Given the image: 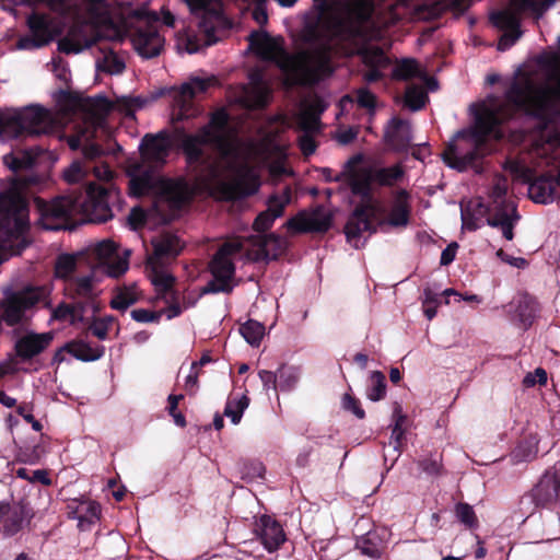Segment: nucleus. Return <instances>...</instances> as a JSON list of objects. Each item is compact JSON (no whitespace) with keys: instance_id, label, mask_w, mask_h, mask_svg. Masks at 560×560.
Masks as SVG:
<instances>
[{"instance_id":"f257e3e1","label":"nucleus","mask_w":560,"mask_h":560,"mask_svg":"<svg viewBox=\"0 0 560 560\" xmlns=\"http://www.w3.org/2000/svg\"><path fill=\"white\" fill-rule=\"evenodd\" d=\"M560 57H539L537 69L520 71L505 92V100L490 97L476 117L474 130L458 131L442 153L451 168L463 172L486 153L487 138L501 139L502 122L522 112L547 129L560 113Z\"/></svg>"},{"instance_id":"f03ea898","label":"nucleus","mask_w":560,"mask_h":560,"mask_svg":"<svg viewBox=\"0 0 560 560\" xmlns=\"http://www.w3.org/2000/svg\"><path fill=\"white\" fill-rule=\"evenodd\" d=\"M182 149L196 185L217 190L223 199H235L241 194L238 184L228 177H245L259 166H267L275 177L288 173L285 150L276 135L241 141L224 109L217 110L196 133L183 135Z\"/></svg>"},{"instance_id":"7ed1b4c3","label":"nucleus","mask_w":560,"mask_h":560,"mask_svg":"<svg viewBox=\"0 0 560 560\" xmlns=\"http://www.w3.org/2000/svg\"><path fill=\"white\" fill-rule=\"evenodd\" d=\"M313 16L307 22L308 36L319 39L308 49L290 55L283 39L264 32L249 36L250 48L264 60L275 62L290 84H312L332 72L330 65L335 42H348L363 35V25L374 10L372 0H314Z\"/></svg>"},{"instance_id":"20e7f679","label":"nucleus","mask_w":560,"mask_h":560,"mask_svg":"<svg viewBox=\"0 0 560 560\" xmlns=\"http://www.w3.org/2000/svg\"><path fill=\"white\" fill-rule=\"evenodd\" d=\"M83 159L73 161L63 170L68 184L85 183V189L60 196L51 202L37 200L40 223L45 230L66 228L68 220L81 215L83 221L106 222L113 217L112 205L119 200V190L112 182L114 172L97 159L102 149L89 143L83 147Z\"/></svg>"},{"instance_id":"39448f33","label":"nucleus","mask_w":560,"mask_h":560,"mask_svg":"<svg viewBox=\"0 0 560 560\" xmlns=\"http://www.w3.org/2000/svg\"><path fill=\"white\" fill-rule=\"evenodd\" d=\"M58 113L40 106H28L22 110L0 114V139L5 141L23 135H39L51 131L72 115H79L89 125L100 126L112 108L102 95L84 97L60 92L57 97Z\"/></svg>"},{"instance_id":"423d86ee","label":"nucleus","mask_w":560,"mask_h":560,"mask_svg":"<svg viewBox=\"0 0 560 560\" xmlns=\"http://www.w3.org/2000/svg\"><path fill=\"white\" fill-rule=\"evenodd\" d=\"M285 248V241L275 234L252 235L247 238L235 237L223 243L210 261V280L202 294L230 293L234 288V260L243 257L249 261L278 258Z\"/></svg>"},{"instance_id":"0eeeda50","label":"nucleus","mask_w":560,"mask_h":560,"mask_svg":"<svg viewBox=\"0 0 560 560\" xmlns=\"http://www.w3.org/2000/svg\"><path fill=\"white\" fill-rule=\"evenodd\" d=\"M121 33L113 23L93 24L82 22L74 24L67 35L58 42V48L65 54H79L82 50L96 46L98 55L95 65L98 71L108 74H120L126 69L125 60L119 56L114 45L108 42H118Z\"/></svg>"},{"instance_id":"6e6552de","label":"nucleus","mask_w":560,"mask_h":560,"mask_svg":"<svg viewBox=\"0 0 560 560\" xmlns=\"http://www.w3.org/2000/svg\"><path fill=\"white\" fill-rule=\"evenodd\" d=\"M129 255L130 250H125L121 255L112 240H103L91 245L84 253L60 255L56 261L55 272L68 282L73 278L72 273L86 264L91 269H100L109 277L117 278L127 271Z\"/></svg>"},{"instance_id":"1a4fd4ad","label":"nucleus","mask_w":560,"mask_h":560,"mask_svg":"<svg viewBox=\"0 0 560 560\" xmlns=\"http://www.w3.org/2000/svg\"><path fill=\"white\" fill-rule=\"evenodd\" d=\"M26 202L16 184L0 191V252L18 255L27 245Z\"/></svg>"},{"instance_id":"9d476101","label":"nucleus","mask_w":560,"mask_h":560,"mask_svg":"<svg viewBox=\"0 0 560 560\" xmlns=\"http://www.w3.org/2000/svg\"><path fill=\"white\" fill-rule=\"evenodd\" d=\"M1 294L0 324L10 327L25 324L39 307L51 308V290L48 285L8 284L2 287Z\"/></svg>"},{"instance_id":"9b49d317","label":"nucleus","mask_w":560,"mask_h":560,"mask_svg":"<svg viewBox=\"0 0 560 560\" xmlns=\"http://www.w3.org/2000/svg\"><path fill=\"white\" fill-rule=\"evenodd\" d=\"M557 0H510L509 7L492 12V24L502 32L498 43L499 50L512 47L523 35L521 15L532 16L538 22Z\"/></svg>"},{"instance_id":"f8f14e48","label":"nucleus","mask_w":560,"mask_h":560,"mask_svg":"<svg viewBox=\"0 0 560 560\" xmlns=\"http://www.w3.org/2000/svg\"><path fill=\"white\" fill-rule=\"evenodd\" d=\"M361 162L362 155L352 156L345 163L342 173L347 176L352 194L360 196L361 199L372 198L375 185L393 186L399 183L405 175L400 165L374 168L363 166Z\"/></svg>"},{"instance_id":"ddd939ff","label":"nucleus","mask_w":560,"mask_h":560,"mask_svg":"<svg viewBox=\"0 0 560 560\" xmlns=\"http://www.w3.org/2000/svg\"><path fill=\"white\" fill-rule=\"evenodd\" d=\"M191 11L203 10L205 15L198 21V32L186 27L183 23L177 34V45L189 54L218 42L217 25L220 22V0H184Z\"/></svg>"},{"instance_id":"4468645a","label":"nucleus","mask_w":560,"mask_h":560,"mask_svg":"<svg viewBox=\"0 0 560 560\" xmlns=\"http://www.w3.org/2000/svg\"><path fill=\"white\" fill-rule=\"evenodd\" d=\"M153 253L148 256V276L159 292L167 293L174 285L175 278L166 271V265L175 259L183 249V242L173 233H161L151 241Z\"/></svg>"},{"instance_id":"2eb2a0df","label":"nucleus","mask_w":560,"mask_h":560,"mask_svg":"<svg viewBox=\"0 0 560 560\" xmlns=\"http://www.w3.org/2000/svg\"><path fill=\"white\" fill-rule=\"evenodd\" d=\"M533 154L541 159L539 165L546 164L558 170L557 176H540L530 183L528 195L537 203H550L560 199V136L556 135L542 143H537Z\"/></svg>"},{"instance_id":"dca6fc26","label":"nucleus","mask_w":560,"mask_h":560,"mask_svg":"<svg viewBox=\"0 0 560 560\" xmlns=\"http://www.w3.org/2000/svg\"><path fill=\"white\" fill-rule=\"evenodd\" d=\"M136 20L132 44L138 54L147 59L159 56L164 47V37L158 30L160 16L144 9L133 11Z\"/></svg>"},{"instance_id":"f3484780","label":"nucleus","mask_w":560,"mask_h":560,"mask_svg":"<svg viewBox=\"0 0 560 560\" xmlns=\"http://www.w3.org/2000/svg\"><path fill=\"white\" fill-rule=\"evenodd\" d=\"M506 191V179L497 178L490 191V211L493 213L487 219V223L492 228L500 229L504 238L512 241L514 237L513 229L520 220V215L516 206L512 201L505 200Z\"/></svg>"},{"instance_id":"a211bd4d","label":"nucleus","mask_w":560,"mask_h":560,"mask_svg":"<svg viewBox=\"0 0 560 560\" xmlns=\"http://www.w3.org/2000/svg\"><path fill=\"white\" fill-rule=\"evenodd\" d=\"M158 182L161 198L165 200L172 209H179L187 202L191 196V187L184 179H159L141 175L130 180V191L135 196H141L148 192Z\"/></svg>"},{"instance_id":"6ab92c4d","label":"nucleus","mask_w":560,"mask_h":560,"mask_svg":"<svg viewBox=\"0 0 560 560\" xmlns=\"http://www.w3.org/2000/svg\"><path fill=\"white\" fill-rule=\"evenodd\" d=\"M30 34L22 36L16 48L34 50L48 45L61 32L59 22L47 14L33 13L27 19Z\"/></svg>"},{"instance_id":"aec40b11","label":"nucleus","mask_w":560,"mask_h":560,"mask_svg":"<svg viewBox=\"0 0 560 560\" xmlns=\"http://www.w3.org/2000/svg\"><path fill=\"white\" fill-rule=\"evenodd\" d=\"M324 106L319 101L305 104L296 116V125L300 131L299 144L305 155H311L316 150L314 135L320 129V115Z\"/></svg>"},{"instance_id":"412c9836","label":"nucleus","mask_w":560,"mask_h":560,"mask_svg":"<svg viewBox=\"0 0 560 560\" xmlns=\"http://www.w3.org/2000/svg\"><path fill=\"white\" fill-rule=\"evenodd\" d=\"M376 214V206L372 198L362 199V205L358 206L353 213L350 215L346 226L345 233L348 241L354 246L359 247V238L364 232L373 233L375 228L373 226L372 219Z\"/></svg>"},{"instance_id":"4be33fe9","label":"nucleus","mask_w":560,"mask_h":560,"mask_svg":"<svg viewBox=\"0 0 560 560\" xmlns=\"http://www.w3.org/2000/svg\"><path fill=\"white\" fill-rule=\"evenodd\" d=\"M32 517V510L24 504L0 502V530L7 537L18 534Z\"/></svg>"},{"instance_id":"5701e85b","label":"nucleus","mask_w":560,"mask_h":560,"mask_svg":"<svg viewBox=\"0 0 560 560\" xmlns=\"http://www.w3.org/2000/svg\"><path fill=\"white\" fill-rule=\"evenodd\" d=\"M331 224V217L324 208L311 212H301L287 222L293 232H326Z\"/></svg>"},{"instance_id":"b1692460","label":"nucleus","mask_w":560,"mask_h":560,"mask_svg":"<svg viewBox=\"0 0 560 560\" xmlns=\"http://www.w3.org/2000/svg\"><path fill=\"white\" fill-rule=\"evenodd\" d=\"M54 339L50 331L34 332L28 331L22 335L15 342L16 355L22 361H27L45 351Z\"/></svg>"},{"instance_id":"393cba45","label":"nucleus","mask_w":560,"mask_h":560,"mask_svg":"<svg viewBox=\"0 0 560 560\" xmlns=\"http://www.w3.org/2000/svg\"><path fill=\"white\" fill-rule=\"evenodd\" d=\"M211 82L212 79L192 78L180 86L174 97V105L178 108L180 119L188 118L192 115V98L197 94L205 92Z\"/></svg>"},{"instance_id":"a878e982","label":"nucleus","mask_w":560,"mask_h":560,"mask_svg":"<svg viewBox=\"0 0 560 560\" xmlns=\"http://www.w3.org/2000/svg\"><path fill=\"white\" fill-rule=\"evenodd\" d=\"M291 200V189L285 187L280 194L272 195L268 200V209L261 212L254 221V229L257 232L268 230L273 221L280 217L284 207Z\"/></svg>"},{"instance_id":"bb28decb","label":"nucleus","mask_w":560,"mask_h":560,"mask_svg":"<svg viewBox=\"0 0 560 560\" xmlns=\"http://www.w3.org/2000/svg\"><path fill=\"white\" fill-rule=\"evenodd\" d=\"M171 142L162 135H145L142 141L141 155L152 167L161 166L167 158Z\"/></svg>"},{"instance_id":"cd10ccee","label":"nucleus","mask_w":560,"mask_h":560,"mask_svg":"<svg viewBox=\"0 0 560 560\" xmlns=\"http://www.w3.org/2000/svg\"><path fill=\"white\" fill-rule=\"evenodd\" d=\"M560 492V478L556 472H546L532 490L537 506H548L557 502Z\"/></svg>"},{"instance_id":"c85d7f7f","label":"nucleus","mask_w":560,"mask_h":560,"mask_svg":"<svg viewBox=\"0 0 560 560\" xmlns=\"http://www.w3.org/2000/svg\"><path fill=\"white\" fill-rule=\"evenodd\" d=\"M258 534L264 547L269 552L277 550L285 540L281 525L266 515L260 517Z\"/></svg>"},{"instance_id":"c756f323","label":"nucleus","mask_w":560,"mask_h":560,"mask_svg":"<svg viewBox=\"0 0 560 560\" xmlns=\"http://www.w3.org/2000/svg\"><path fill=\"white\" fill-rule=\"evenodd\" d=\"M463 228L474 231L479 228V221L487 215V219L493 213L490 211V205L486 207L480 199L469 200L462 203L460 208Z\"/></svg>"},{"instance_id":"7c9ffc66","label":"nucleus","mask_w":560,"mask_h":560,"mask_svg":"<svg viewBox=\"0 0 560 560\" xmlns=\"http://www.w3.org/2000/svg\"><path fill=\"white\" fill-rule=\"evenodd\" d=\"M386 136L390 145L396 150H405L411 142L410 124L399 118H393L388 126Z\"/></svg>"},{"instance_id":"2f4dec72","label":"nucleus","mask_w":560,"mask_h":560,"mask_svg":"<svg viewBox=\"0 0 560 560\" xmlns=\"http://www.w3.org/2000/svg\"><path fill=\"white\" fill-rule=\"evenodd\" d=\"M409 222L408 194L399 190L386 219V223L394 228L406 226Z\"/></svg>"},{"instance_id":"473e14b6","label":"nucleus","mask_w":560,"mask_h":560,"mask_svg":"<svg viewBox=\"0 0 560 560\" xmlns=\"http://www.w3.org/2000/svg\"><path fill=\"white\" fill-rule=\"evenodd\" d=\"M394 425L388 441V448L393 451V462H396L401 453V445L405 436L404 423L406 416L402 413L401 407L396 405L393 412Z\"/></svg>"},{"instance_id":"72a5a7b5","label":"nucleus","mask_w":560,"mask_h":560,"mask_svg":"<svg viewBox=\"0 0 560 560\" xmlns=\"http://www.w3.org/2000/svg\"><path fill=\"white\" fill-rule=\"evenodd\" d=\"M96 270L97 269H91V273L88 276L70 278L66 287L69 295L72 298H92Z\"/></svg>"},{"instance_id":"f704fd0d","label":"nucleus","mask_w":560,"mask_h":560,"mask_svg":"<svg viewBox=\"0 0 560 560\" xmlns=\"http://www.w3.org/2000/svg\"><path fill=\"white\" fill-rule=\"evenodd\" d=\"M65 350L74 358L82 361H94L104 354V348L101 346L92 347L83 340L72 341L66 345Z\"/></svg>"},{"instance_id":"c9c22d12","label":"nucleus","mask_w":560,"mask_h":560,"mask_svg":"<svg viewBox=\"0 0 560 560\" xmlns=\"http://www.w3.org/2000/svg\"><path fill=\"white\" fill-rule=\"evenodd\" d=\"M139 300V292L136 285L117 289L110 301V306L117 311H126Z\"/></svg>"},{"instance_id":"e433bc0d","label":"nucleus","mask_w":560,"mask_h":560,"mask_svg":"<svg viewBox=\"0 0 560 560\" xmlns=\"http://www.w3.org/2000/svg\"><path fill=\"white\" fill-rule=\"evenodd\" d=\"M418 61L413 58H405L396 62L393 69V78L397 80H410L412 78H422Z\"/></svg>"},{"instance_id":"4c0bfd02","label":"nucleus","mask_w":560,"mask_h":560,"mask_svg":"<svg viewBox=\"0 0 560 560\" xmlns=\"http://www.w3.org/2000/svg\"><path fill=\"white\" fill-rule=\"evenodd\" d=\"M363 62L370 68H386L389 65V59L382 48L377 46H369L361 50Z\"/></svg>"},{"instance_id":"58836bf2","label":"nucleus","mask_w":560,"mask_h":560,"mask_svg":"<svg viewBox=\"0 0 560 560\" xmlns=\"http://www.w3.org/2000/svg\"><path fill=\"white\" fill-rule=\"evenodd\" d=\"M4 163L13 171L31 167L35 162V154L32 151H18L3 156Z\"/></svg>"},{"instance_id":"ea45409f","label":"nucleus","mask_w":560,"mask_h":560,"mask_svg":"<svg viewBox=\"0 0 560 560\" xmlns=\"http://www.w3.org/2000/svg\"><path fill=\"white\" fill-rule=\"evenodd\" d=\"M386 395V380L381 371H373L370 375V385L366 397L372 401H378Z\"/></svg>"},{"instance_id":"a19ab883","label":"nucleus","mask_w":560,"mask_h":560,"mask_svg":"<svg viewBox=\"0 0 560 560\" xmlns=\"http://www.w3.org/2000/svg\"><path fill=\"white\" fill-rule=\"evenodd\" d=\"M240 331L250 346L257 347L265 335V327L259 322L249 319L241 326Z\"/></svg>"},{"instance_id":"79ce46f5","label":"nucleus","mask_w":560,"mask_h":560,"mask_svg":"<svg viewBox=\"0 0 560 560\" xmlns=\"http://www.w3.org/2000/svg\"><path fill=\"white\" fill-rule=\"evenodd\" d=\"M538 453L537 440L530 436L522 441L513 451V458L516 462H527L536 457Z\"/></svg>"},{"instance_id":"37998d69","label":"nucleus","mask_w":560,"mask_h":560,"mask_svg":"<svg viewBox=\"0 0 560 560\" xmlns=\"http://www.w3.org/2000/svg\"><path fill=\"white\" fill-rule=\"evenodd\" d=\"M428 100L427 93L420 85H409L405 94V105L411 110L421 109Z\"/></svg>"},{"instance_id":"c03bdc74","label":"nucleus","mask_w":560,"mask_h":560,"mask_svg":"<svg viewBox=\"0 0 560 560\" xmlns=\"http://www.w3.org/2000/svg\"><path fill=\"white\" fill-rule=\"evenodd\" d=\"M248 405L249 399L246 395H242L238 399H229L224 409V415L229 417L234 424H237Z\"/></svg>"},{"instance_id":"a18cd8bd","label":"nucleus","mask_w":560,"mask_h":560,"mask_svg":"<svg viewBox=\"0 0 560 560\" xmlns=\"http://www.w3.org/2000/svg\"><path fill=\"white\" fill-rule=\"evenodd\" d=\"M252 83H253V93L255 94L253 105L257 107H262L267 103L268 98V89L262 83V81L259 79L258 74H254L252 77Z\"/></svg>"},{"instance_id":"49530a36","label":"nucleus","mask_w":560,"mask_h":560,"mask_svg":"<svg viewBox=\"0 0 560 560\" xmlns=\"http://www.w3.org/2000/svg\"><path fill=\"white\" fill-rule=\"evenodd\" d=\"M457 518L468 527L477 526V517L471 505L467 503H458L455 508Z\"/></svg>"},{"instance_id":"de8ad7c7","label":"nucleus","mask_w":560,"mask_h":560,"mask_svg":"<svg viewBox=\"0 0 560 560\" xmlns=\"http://www.w3.org/2000/svg\"><path fill=\"white\" fill-rule=\"evenodd\" d=\"M357 548L361 551L362 555L368 556L370 558H380L382 556V548L372 541L371 537L362 539L358 542Z\"/></svg>"},{"instance_id":"09e8293b","label":"nucleus","mask_w":560,"mask_h":560,"mask_svg":"<svg viewBox=\"0 0 560 560\" xmlns=\"http://www.w3.org/2000/svg\"><path fill=\"white\" fill-rule=\"evenodd\" d=\"M355 100L360 107L373 110L375 107V95L370 92L366 88H361L355 93Z\"/></svg>"},{"instance_id":"8fccbe9b","label":"nucleus","mask_w":560,"mask_h":560,"mask_svg":"<svg viewBox=\"0 0 560 560\" xmlns=\"http://www.w3.org/2000/svg\"><path fill=\"white\" fill-rule=\"evenodd\" d=\"M547 383V372L542 368H537L534 372L527 373L523 380L525 387H533L536 384L545 385Z\"/></svg>"},{"instance_id":"3c124183","label":"nucleus","mask_w":560,"mask_h":560,"mask_svg":"<svg viewBox=\"0 0 560 560\" xmlns=\"http://www.w3.org/2000/svg\"><path fill=\"white\" fill-rule=\"evenodd\" d=\"M418 465L421 468V470L429 476H438L442 467L441 460L438 457L424 458L422 460H419Z\"/></svg>"},{"instance_id":"603ef678","label":"nucleus","mask_w":560,"mask_h":560,"mask_svg":"<svg viewBox=\"0 0 560 560\" xmlns=\"http://www.w3.org/2000/svg\"><path fill=\"white\" fill-rule=\"evenodd\" d=\"M77 510H82V515H86L89 522H96L101 515V505L96 502H83Z\"/></svg>"},{"instance_id":"864d4df0","label":"nucleus","mask_w":560,"mask_h":560,"mask_svg":"<svg viewBox=\"0 0 560 560\" xmlns=\"http://www.w3.org/2000/svg\"><path fill=\"white\" fill-rule=\"evenodd\" d=\"M343 408L351 411L359 419H363L365 416L364 410L360 407L359 401L349 394L343 396Z\"/></svg>"},{"instance_id":"5fc2aeb1","label":"nucleus","mask_w":560,"mask_h":560,"mask_svg":"<svg viewBox=\"0 0 560 560\" xmlns=\"http://www.w3.org/2000/svg\"><path fill=\"white\" fill-rule=\"evenodd\" d=\"M131 317L139 323H150L159 319V315L144 308H137L131 311Z\"/></svg>"},{"instance_id":"6e6d98bb","label":"nucleus","mask_w":560,"mask_h":560,"mask_svg":"<svg viewBox=\"0 0 560 560\" xmlns=\"http://www.w3.org/2000/svg\"><path fill=\"white\" fill-rule=\"evenodd\" d=\"M497 256L505 261L506 264L513 266V267H516V268H525L527 266V261L526 259L522 258V257H512L510 255H508L506 253H504L503 249H499L497 252Z\"/></svg>"},{"instance_id":"4d7b16f0","label":"nucleus","mask_w":560,"mask_h":560,"mask_svg":"<svg viewBox=\"0 0 560 560\" xmlns=\"http://www.w3.org/2000/svg\"><path fill=\"white\" fill-rule=\"evenodd\" d=\"M18 412L19 415H21L23 417V419L31 423L32 424V428L35 430V431H40L43 425L40 424L39 421H37L34 416L31 413V410L28 408L27 405H23V406H20L18 408Z\"/></svg>"},{"instance_id":"13d9d810","label":"nucleus","mask_w":560,"mask_h":560,"mask_svg":"<svg viewBox=\"0 0 560 560\" xmlns=\"http://www.w3.org/2000/svg\"><path fill=\"white\" fill-rule=\"evenodd\" d=\"M89 330L93 336L101 340L106 339L109 328L106 327V323L95 319L89 327Z\"/></svg>"},{"instance_id":"bf43d9fd","label":"nucleus","mask_w":560,"mask_h":560,"mask_svg":"<svg viewBox=\"0 0 560 560\" xmlns=\"http://www.w3.org/2000/svg\"><path fill=\"white\" fill-rule=\"evenodd\" d=\"M128 221L133 229L140 228L145 221V214L143 210L140 208H132L129 213Z\"/></svg>"},{"instance_id":"052dcab7","label":"nucleus","mask_w":560,"mask_h":560,"mask_svg":"<svg viewBox=\"0 0 560 560\" xmlns=\"http://www.w3.org/2000/svg\"><path fill=\"white\" fill-rule=\"evenodd\" d=\"M457 248L458 245L455 242L447 245V247L441 254L440 262L442 266H447L455 259Z\"/></svg>"},{"instance_id":"680f3d73","label":"nucleus","mask_w":560,"mask_h":560,"mask_svg":"<svg viewBox=\"0 0 560 560\" xmlns=\"http://www.w3.org/2000/svg\"><path fill=\"white\" fill-rule=\"evenodd\" d=\"M259 378L262 382L265 389H276L277 376L273 372L262 370L259 372Z\"/></svg>"},{"instance_id":"e2e57ef3","label":"nucleus","mask_w":560,"mask_h":560,"mask_svg":"<svg viewBox=\"0 0 560 560\" xmlns=\"http://www.w3.org/2000/svg\"><path fill=\"white\" fill-rule=\"evenodd\" d=\"M256 2V8L254 9L253 16L259 24H265L268 20L265 3L267 0H254Z\"/></svg>"},{"instance_id":"0e129e2a","label":"nucleus","mask_w":560,"mask_h":560,"mask_svg":"<svg viewBox=\"0 0 560 560\" xmlns=\"http://www.w3.org/2000/svg\"><path fill=\"white\" fill-rule=\"evenodd\" d=\"M73 312V306L68 304H60L58 307L52 310V317L55 319L63 320L71 316Z\"/></svg>"},{"instance_id":"69168bd1","label":"nucleus","mask_w":560,"mask_h":560,"mask_svg":"<svg viewBox=\"0 0 560 560\" xmlns=\"http://www.w3.org/2000/svg\"><path fill=\"white\" fill-rule=\"evenodd\" d=\"M122 102L128 108L137 109L143 107L147 101L141 97H126Z\"/></svg>"},{"instance_id":"338daca9","label":"nucleus","mask_w":560,"mask_h":560,"mask_svg":"<svg viewBox=\"0 0 560 560\" xmlns=\"http://www.w3.org/2000/svg\"><path fill=\"white\" fill-rule=\"evenodd\" d=\"M77 518H78V527L81 530H86L94 524V522H89L86 515H82V510H77Z\"/></svg>"},{"instance_id":"774afa93","label":"nucleus","mask_w":560,"mask_h":560,"mask_svg":"<svg viewBox=\"0 0 560 560\" xmlns=\"http://www.w3.org/2000/svg\"><path fill=\"white\" fill-rule=\"evenodd\" d=\"M423 305H432L435 304L438 301V294L434 293L430 288H425L423 290Z\"/></svg>"}]
</instances>
